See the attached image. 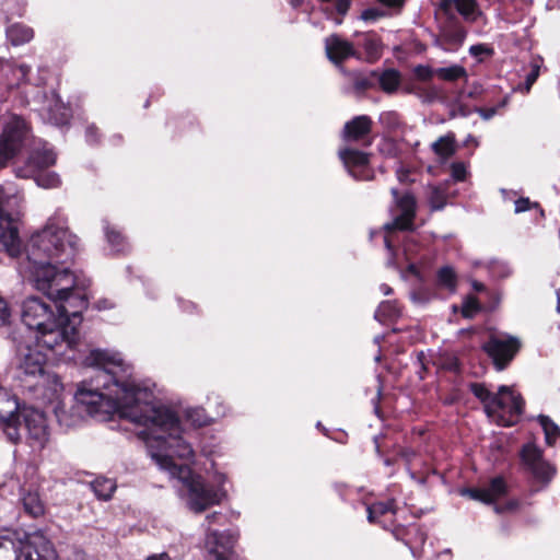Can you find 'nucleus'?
Instances as JSON below:
<instances>
[{"instance_id": "25", "label": "nucleus", "mask_w": 560, "mask_h": 560, "mask_svg": "<svg viewBox=\"0 0 560 560\" xmlns=\"http://www.w3.org/2000/svg\"><path fill=\"white\" fill-rule=\"evenodd\" d=\"M360 46L363 47L365 52V60L374 62L378 60L383 52V44L381 38L374 33L362 34Z\"/></svg>"}, {"instance_id": "11", "label": "nucleus", "mask_w": 560, "mask_h": 560, "mask_svg": "<svg viewBox=\"0 0 560 560\" xmlns=\"http://www.w3.org/2000/svg\"><path fill=\"white\" fill-rule=\"evenodd\" d=\"M23 390L31 399L49 409L62 402L65 397V386L60 377L51 371L40 376L33 385L25 387Z\"/></svg>"}, {"instance_id": "49", "label": "nucleus", "mask_w": 560, "mask_h": 560, "mask_svg": "<svg viewBox=\"0 0 560 560\" xmlns=\"http://www.w3.org/2000/svg\"><path fill=\"white\" fill-rule=\"evenodd\" d=\"M469 52H470V55L478 57L481 55H491L492 49L490 47H488L487 45L479 44V45L471 46L469 48Z\"/></svg>"}, {"instance_id": "23", "label": "nucleus", "mask_w": 560, "mask_h": 560, "mask_svg": "<svg viewBox=\"0 0 560 560\" xmlns=\"http://www.w3.org/2000/svg\"><path fill=\"white\" fill-rule=\"evenodd\" d=\"M372 120L370 117L362 115L357 116L345 125L343 137L349 141H358L370 133Z\"/></svg>"}, {"instance_id": "46", "label": "nucleus", "mask_w": 560, "mask_h": 560, "mask_svg": "<svg viewBox=\"0 0 560 560\" xmlns=\"http://www.w3.org/2000/svg\"><path fill=\"white\" fill-rule=\"evenodd\" d=\"M416 77L421 81L431 80L433 75H435V70L428 66H418L415 68Z\"/></svg>"}, {"instance_id": "14", "label": "nucleus", "mask_w": 560, "mask_h": 560, "mask_svg": "<svg viewBox=\"0 0 560 560\" xmlns=\"http://www.w3.org/2000/svg\"><path fill=\"white\" fill-rule=\"evenodd\" d=\"M521 342L512 336H491L483 349L493 360L498 370H503L518 351Z\"/></svg>"}, {"instance_id": "43", "label": "nucleus", "mask_w": 560, "mask_h": 560, "mask_svg": "<svg viewBox=\"0 0 560 560\" xmlns=\"http://www.w3.org/2000/svg\"><path fill=\"white\" fill-rule=\"evenodd\" d=\"M417 243L413 237L408 238L404 244V256L406 260L409 262L408 268L410 271L416 272V265L411 262L412 256L417 250Z\"/></svg>"}, {"instance_id": "53", "label": "nucleus", "mask_w": 560, "mask_h": 560, "mask_svg": "<svg viewBox=\"0 0 560 560\" xmlns=\"http://www.w3.org/2000/svg\"><path fill=\"white\" fill-rule=\"evenodd\" d=\"M476 112L486 120L492 118L497 114V107L477 108Z\"/></svg>"}, {"instance_id": "55", "label": "nucleus", "mask_w": 560, "mask_h": 560, "mask_svg": "<svg viewBox=\"0 0 560 560\" xmlns=\"http://www.w3.org/2000/svg\"><path fill=\"white\" fill-rule=\"evenodd\" d=\"M396 174L399 182L405 183L408 180L409 171L406 170L405 167L400 166L399 168H397Z\"/></svg>"}, {"instance_id": "5", "label": "nucleus", "mask_w": 560, "mask_h": 560, "mask_svg": "<svg viewBox=\"0 0 560 560\" xmlns=\"http://www.w3.org/2000/svg\"><path fill=\"white\" fill-rule=\"evenodd\" d=\"M474 395L483 404L489 419L499 425L510 427L517 422L523 412L524 401L512 387L501 386L492 394L482 384H471Z\"/></svg>"}, {"instance_id": "12", "label": "nucleus", "mask_w": 560, "mask_h": 560, "mask_svg": "<svg viewBox=\"0 0 560 560\" xmlns=\"http://www.w3.org/2000/svg\"><path fill=\"white\" fill-rule=\"evenodd\" d=\"M27 137L26 122L16 115L7 116L0 136V159L3 162L12 159L24 147Z\"/></svg>"}, {"instance_id": "34", "label": "nucleus", "mask_w": 560, "mask_h": 560, "mask_svg": "<svg viewBox=\"0 0 560 560\" xmlns=\"http://www.w3.org/2000/svg\"><path fill=\"white\" fill-rule=\"evenodd\" d=\"M386 513H395L394 500H387L386 502H376L368 506V518L371 523L376 522L382 515Z\"/></svg>"}, {"instance_id": "2", "label": "nucleus", "mask_w": 560, "mask_h": 560, "mask_svg": "<svg viewBox=\"0 0 560 560\" xmlns=\"http://www.w3.org/2000/svg\"><path fill=\"white\" fill-rule=\"evenodd\" d=\"M144 441L160 469L184 485L187 490L186 504L191 511L201 513L225 498V490L221 486H209L200 476L191 474L189 463L194 451L180 436L178 419L170 408H163L156 422L144 433Z\"/></svg>"}, {"instance_id": "18", "label": "nucleus", "mask_w": 560, "mask_h": 560, "mask_svg": "<svg viewBox=\"0 0 560 560\" xmlns=\"http://www.w3.org/2000/svg\"><path fill=\"white\" fill-rule=\"evenodd\" d=\"M521 456L524 465L536 478L545 481L555 475L553 467L542 459L541 451L534 444L525 445Z\"/></svg>"}, {"instance_id": "39", "label": "nucleus", "mask_w": 560, "mask_h": 560, "mask_svg": "<svg viewBox=\"0 0 560 560\" xmlns=\"http://www.w3.org/2000/svg\"><path fill=\"white\" fill-rule=\"evenodd\" d=\"M38 186L43 188H56L60 185V178L58 174L54 172L38 173L36 172L33 176Z\"/></svg>"}, {"instance_id": "42", "label": "nucleus", "mask_w": 560, "mask_h": 560, "mask_svg": "<svg viewBox=\"0 0 560 560\" xmlns=\"http://www.w3.org/2000/svg\"><path fill=\"white\" fill-rule=\"evenodd\" d=\"M480 310V305L476 298L468 296L465 299L463 306H462V314L466 318L474 317L478 311Z\"/></svg>"}, {"instance_id": "54", "label": "nucleus", "mask_w": 560, "mask_h": 560, "mask_svg": "<svg viewBox=\"0 0 560 560\" xmlns=\"http://www.w3.org/2000/svg\"><path fill=\"white\" fill-rule=\"evenodd\" d=\"M539 74L538 67H535L526 77V84H527V91L530 89V86L534 84V82L537 80Z\"/></svg>"}, {"instance_id": "9", "label": "nucleus", "mask_w": 560, "mask_h": 560, "mask_svg": "<svg viewBox=\"0 0 560 560\" xmlns=\"http://www.w3.org/2000/svg\"><path fill=\"white\" fill-rule=\"evenodd\" d=\"M18 202V196L11 195L9 189L0 186V244L11 257H16L21 253L18 224L9 213Z\"/></svg>"}, {"instance_id": "22", "label": "nucleus", "mask_w": 560, "mask_h": 560, "mask_svg": "<svg viewBox=\"0 0 560 560\" xmlns=\"http://www.w3.org/2000/svg\"><path fill=\"white\" fill-rule=\"evenodd\" d=\"M55 162L56 154L51 150L34 152L27 162L26 170L19 171L18 175L22 177L34 176L36 172L54 165Z\"/></svg>"}, {"instance_id": "20", "label": "nucleus", "mask_w": 560, "mask_h": 560, "mask_svg": "<svg viewBox=\"0 0 560 560\" xmlns=\"http://www.w3.org/2000/svg\"><path fill=\"white\" fill-rule=\"evenodd\" d=\"M339 156L342 160L348 172L357 179H370V171L368 170L369 156L368 154L352 149H345L339 151Z\"/></svg>"}, {"instance_id": "15", "label": "nucleus", "mask_w": 560, "mask_h": 560, "mask_svg": "<svg viewBox=\"0 0 560 560\" xmlns=\"http://www.w3.org/2000/svg\"><path fill=\"white\" fill-rule=\"evenodd\" d=\"M19 402L15 397L0 387V427L11 442L20 440Z\"/></svg>"}, {"instance_id": "7", "label": "nucleus", "mask_w": 560, "mask_h": 560, "mask_svg": "<svg viewBox=\"0 0 560 560\" xmlns=\"http://www.w3.org/2000/svg\"><path fill=\"white\" fill-rule=\"evenodd\" d=\"M12 340L16 345L14 358L15 378L20 383V387L24 389L33 385L36 380L49 372L46 369L47 355L38 348L43 346L33 345L27 341L21 334H14Z\"/></svg>"}, {"instance_id": "21", "label": "nucleus", "mask_w": 560, "mask_h": 560, "mask_svg": "<svg viewBox=\"0 0 560 560\" xmlns=\"http://www.w3.org/2000/svg\"><path fill=\"white\" fill-rule=\"evenodd\" d=\"M506 492V486L502 478H494L487 488L481 489H469L465 490L464 493L469 494L472 499L479 500L486 503L493 502Z\"/></svg>"}, {"instance_id": "45", "label": "nucleus", "mask_w": 560, "mask_h": 560, "mask_svg": "<svg viewBox=\"0 0 560 560\" xmlns=\"http://www.w3.org/2000/svg\"><path fill=\"white\" fill-rule=\"evenodd\" d=\"M385 14L382 10L376 8H369L362 11L360 18L366 22H374L383 18Z\"/></svg>"}, {"instance_id": "58", "label": "nucleus", "mask_w": 560, "mask_h": 560, "mask_svg": "<svg viewBox=\"0 0 560 560\" xmlns=\"http://www.w3.org/2000/svg\"><path fill=\"white\" fill-rule=\"evenodd\" d=\"M110 306H112V303H109L107 300L97 302V308H100V310L109 308Z\"/></svg>"}, {"instance_id": "16", "label": "nucleus", "mask_w": 560, "mask_h": 560, "mask_svg": "<svg viewBox=\"0 0 560 560\" xmlns=\"http://www.w3.org/2000/svg\"><path fill=\"white\" fill-rule=\"evenodd\" d=\"M21 415L32 445L43 448L49 439L48 425L44 412L30 407L23 408Z\"/></svg>"}, {"instance_id": "28", "label": "nucleus", "mask_w": 560, "mask_h": 560, "mask_svg": "<svg viewBox=\"0 0 560 560\" xmlns=\"http://www.w3.org/2000/svg\"><path fill=\"white\" fill-rule=\"evenodd\" d=\"M22 503L26 513L33 517L44 515L45 505L37 492L28 491L23 493Z\"/></svg>"}, {"instance_id": "61", "label": "nucleus", "mask_w": 560, "mask_h": 560, "mask_svg": "<svg viewBox=\"0 0 560 560\" xmlns=\"http://www.w3.org/2000/svg\"><path fill=\"white\" fill-rule=\"evenodd\" d=\"M26 470L30 474V476H34L36 474V468L33 465H27Z\"/></svg>"}, {"instance_id": "1", "label": "nucleus", "mask_w": 560, "mask_h": 560, "mask_svg": "<svg viewBox=\"0 0 560 560\" xmlns=\"http://www.w3.org/2000/svg\"><path fill=\"white\" fill-rule=\"evenodd\" d=\"M84 363L96 368V375L90 386L82 384L78 388L74 408L66 410L63 401L51 408L58 422L67 428L79 424L81 410L93 417L117 412L143 427L139 435L144 440V433L156 422L164 406L154 401L152 392L135 383L132 368L120 353L94 349L85 357Z\"/></svg>"}, {"instance_id": "30", "label": "nucleus", "mask_w": 560, "mask_h": 560, "mask_svg": "<svg viewBox=\"0 0 560 560\" xmlns=\"http://www.w3.org/2000/svg\"><path fill=\"white\" fill-rule=\"evenodd\" d=\"M538 421H539L540 425L542 427L546 443L549 446L557 445L558 441H560L559 427L547 416H539Z\"/></svg>"}, {"instance_id": "29", "label": "nucleus", "mask_w": 560, "mask_h": 560, "mask_svg": "<svg viewBox=\"0 0 560 560\" xmlns=\"http://www.w3.org/2000/svg\"><path fill=\"white\" fill-rule=\"evenodd\" d=\"M431 148L441 160L445 161L456 151L455 139L451 135L440 137L435 142L432 143Z\"/></svg>"}, {"instance_id": "51", "label": "nucleus", "mask_w": 560, "mask_h": 560, "mask_svg": "<svg viewBox=\"0 0 560 560\" xmlns=\"http://www.w3.org/2000/svg\"><path fill=\"white\" fill-rule=\"evenodd\" d=\"M532 203L528 198H520L515 201V212H524L530 208Z\"/></svg>"}, {"instance_id": "64", "label": "nucleus", "mask_w": 560, "mask_h": 560, "mask_svg": "<svg viewBox=\"0 0 560 560\" xmlns=\"http://www.w3.org/2000/svg\"><path fill=\"white\" fill-rule=\"evenodd\" d=\"M557 298H558V306L557 310L560 312V289L557 291Z\"/></svg>"}, {"instance_id": "57", "label": "nucleus", "mask_w": 560, "mask_h": 560, "mask_svg": "<svg viewBox=\"0 0 560 560\" xmlns=\"http://www.w3.org/2000/svg\"><path fill=\"white\" fill-rule=\"evenodd\" d=\"M95 127L91 126L86 129V137L88 141L93 142L94 141V135H95Z\"/></svg>"}, {"instance_id": "40", "label": "nucleus", "mask_w": 560, "mask_h": 560, "mask_svg": "<svg viewBox=\"0 0 560 560\" xmlns=\"http://www.w3.org/2000/svg\"><path fill=\"white\" fill-rule=\"evenodd\" d=\"M429 202L433 210L442 209L446 203V194L444 189L438 186L430 187Z\"/></svg>"}, {"instance_id": "50", "label": "nucleus", "mask_w": 560, "mask_h": 560, "mask_svg": "<svg viewBox=\"0 0 560 560\" xmlns=\"http://www.w3.org/2000/svg\"><path fill=\"white\" fill-rule=\"evenodd\" d=\"M351 5L350 0H335V9L338 14L346 15Z\"/></svg>"}, {"instance_id": "48", "label": "nucleus", "mask_w": 560, "mask_h": 560, "mask_svg": "<svg viewBox=\"0 0 560 560\" xmlns=\"http://www.w3.org/2000/svg\"><path fill=\"white\" fill-rule=\"evenodd\" d=\"M396 314H397V311H396V308L394 306H392L389 303H382L378 306V308H377V311L375 313V317L377 319H380V317L382 315H386L388 317H392V316H394Z\"/></svg>"}, {"instance_id": "52", "label": "nucleus", "mask_w": 560, "mask_h": 560, "mask_svg": "<svg viewBox=\"0 0 560 560\" xmlns=\"http://www.w3.org/2000/svg\"><path fill=\"white\" fill-rule=\"evenodd\" d=\"M67 560H90L88 555L81 549H72Z\"/></svg>"}, {"instance_id": "10", "label": "nucleus", "mask_w": 560, "mask_h": 560, "mask_svg": "<svg viewBox=\"0 0 560 560\" xmlns=\"http://www.w3.org/2000/svg\"><path fill=\"white\" fill-rule=\"evenodd\" d=\"M18 560H60L52 542L42 533L23 534L11 532Z\"/></svg>"}, {"instance_id": "56", "label": "nucleus", "mask_w": 560, "mask_h": 560, "mask_svg": "<svg viewBox=\"0 0 560 560\" xmlns=\"http://www.w3.org/2000/svg\"><path fill=\"white\" fill-rule=\"evenodd\" d=\"M384 5L392 8H401L404 5L405 0H377Z\"/></svg>"}, {"instance_id": "3", "label": "nucleus", "mask_w": 560, "mask_h": 560, "mask_svg": "<svg viewBox=\"0 0 560 560\" xmlns=\"http://www.w3.org/2000/svg\"><path fill=\"white\" fill-rule=\"evenodd\" d=\"M78 237L67 228L59 217L50 218L46 225L34 233L26 246V261L20 264V273L31 281L37 290H49L62 282L70 284L71 272L59 268L71 259L77 250Z\"/></svg>"}, {"instance_id": "32", "label": "nucleus", "mask_w": 560, "mask_h": 560, "mask_svg": "<svg viewBox=\"0 0 560 560\" xmlns=\"http://www.w3.org/2000/svg\"><path fill=\"white\" fill-rule=\"evenodd\" d=\"M0 560H18L15 544L10 530L0 534Z\"/></svg>"}, {"instance_id": "27", "label": "nucleus", "mask_w": 560, "mask_h": 560, "mask_svg": "<svg viewBox=\"0 0 560 560\" xmlns=\"http://www.w3.org/2000/svg\"><path fill=\"white\" fill-rule=\"evenodd\" d=\"M5 75V84L9 89L19 88L25 80L30 72V67L26 65L21 66H7L3 68Z\"/></svg>"}, {"instance_id": "26", "label": "nucleus", "mask_w": 560, "mask_h": 560, "mask_svg": "<svg viewBox=\"0 0 560 560\" xmlns=\"http://www.w3.org/2000/svg\"><path fill=\"white\" fill-rule=\"evenodd\" d=\"M7 37L13 46H19L32 40L34 31L23 24H13L7 28Z\"/></svg>"}, {"instance_id": "60", "label": "nucleus", "mask_w": 560, "mask_h": 560, "mask_svg": "<svg viewBox=\"0 0 560 560\" xmlns=\"http://www.w3.org/2000/svg\"><path fill=\"white\" fill-rule=\"evenodd\" d=\"M381 290L383 291V293H384L385 295H388V294H390V293H392V289H390L387 284H383V285L381 287Z\"/></svg>"}, {"instance_id": "35", "label": "nucleus", "mask_w": 560, "mask_h": 560, "mask_svg": "<svg viewBox=\"0 0 560 560\" xmlns=\"http://www.w3.org/2000/svg\"><path fill=\"white\" fill-rule=\"evenodd\" d=\"M70 109L59 101H56L54 107L48 109V120L54 125L61 126L69 121Z\"/></svg>"}, {"instance_id": "13", "label": "nucleus", "mask_w": 560, "mask_h": 560, "mask_svg": "<svg viewBox=\"0 0 560 560\" xmlns=\"http://www.w3.org/2000/svg\"><path fill=\"white\" fill-rule=\"evenodd\" d=\"M27 137L26 122L16 115L7 116L0 136V159L3 162L12 159L24 147Z\"/></svg>"}, {"instance_id": "33", "label": "nucleus", "mask_w": 560, "mask_h": 560, "mask_svg": "<svg viewBox=\"0 0 560 560\" xmlns=\"http://www.w3.org/2000/svg\"><path fill=\"white\" fill-rule=\"evenodd\" d=\"M91 486L95 495L101 500L110 499L116 489L115 481L108 478H97L91 483Z\"/></svg>"}, {"instance_id": "47", "label": "nucleus", "mask_w": 560, "mask_h": 560, "mask_svg": "<svg viewBox=\"0 0 560 560\" xmlns=\"http://www.w3.org/2000/svg\"><path fill=\"white\" fill-rule=\"evenodd\" d=\"M11 311L5 300L0 296V327L10 323Z\"/></svg>"}, {"instance_id": "6", "label": "nucleus", "mask_w": 560, "mask_h": 560, "mask_svg": "<svg viewBox=\"0 0 560 560\" xmlns=\"http://www.w3.org/2000/svg\"><path fill=\"white\" fill-rule=\"evenodd\" d=\"M55 302L56 312L61 317L65 327L74 326L73 346L78 340V326L81 323V313L88 306L86 294L75 287V278L71 273L70 284L51 285L49 290H39Z\"/></svg>"}, {"instance_id": "44", "label": "nucleus", "mask_w": 560, "mask_h": 560, "mask_svg": "<svg viewBox=\"0 0 560 560\" xmlns=\"http://www.w3.org/2000/svg\"><path fill=\"white\" fill-rule=\"evenodd\" d=\"M451 173L453 179L463 182L467 176V165L464 162H454L451 165Z\"/></svg>"}, {"instance_id": "4", "label": "nucleus", "mask_w": 560, "mask_h": 560, "mask_svg": "<svg viewBox=\"0 0 560 560\" xmlns=\"http://www.w3.org/2000/svg\"><path fill=\"white\" fill-rule=\"evenodd\" d=\"M21 319L35 332L37 346L60 355L73 347L74 326L65 327L58 312L42 299L26 298L21 305Z\"/></svg>"}, {"instance_id": "8", "label": "nucleus", "mask_w": 560, "mask_h": 560, "mask_svg": "<svg viewBox=\"0 0 560 560\" xmlns=\"http://www.w3.org/2000/svg\"><path fill=\"white\" fill-rule=\"evenodd\" d=\"M392 195L395 201L390 209L393 222L385 225L386 234L384 236L385 246L389 253L394 252V237L392 233L396 230H411L416 215V200L411 194L405 192L399 195L398 190L393 188Z\"/></svg>"}, {"instance_id": "17", "label": "nucleus", "mask_w": 560, "mask_h": 560, "mask_svg": "<svg viewBox=\"0 0 560 560\" xmlns=\"http://www.w3.org/2000/svg\"><path fill=\"white\" fill-rule=\"evenodd\" d=\"M236 537L231 533H218L207 529L205 548L213 556V560H236L233 552Z\"/></svg>"}, {"instance_id": "31", "label": "nucleus", "mask_w": 560, "mask_h": 560, "mask_svg": "<svg viewBox=\"0 0 560 560\" xmlns=\"http://www.w3.org/2000/svg\"><path fill=\"white\" fill-rule=\"evenodd\" d=\"M378 82L384 92L393 93L400 85L401 75L395 69H387L380 75Z\"/></svg>"}, {"instance_id": "63", "label": "nucleus", "mask_w": 560, "mask_h": 560, "mask_svg": "<svg viewBox=\"0 0 560 560\" xmlns=\"http://www.w3.org/2000/svg\"><path fill=\"white\" fill-rule=\"evenodd\" d=\"M474 289L477 291H481V290H483V284L474 282Z\"/></svg>"}, {"instance_id": "19", "label": "nucleus", "mask_w": 560, "mask_h": 560, "mask_svg": "<svg viewBox=\"0 0 560 560\" xmlns=\"http://www.w3.org/2000/svg\"><path fill=\"white\" fill-rule=\"evenodd\" d=\"M325 50L328 59L337 66L349 57L361 58L350 42L335 34L325 39Z\"/></svg>"}, {"instance_id": "59", "label": "nucleus", "mask_w": 560, "mask_h": 560, "mask_svg": "<svg viewBox=\"0 0 560 560\" xmlns=\"http://www.w3.org/2000/svg\"><path fill=\"white\" fill-rule=\"evenodd\" d=\"M147 560H171V559L167 555L161 553L159 556H151Z\"/></svg>"}, {"instance_id": "24", "label": "nucleus", "mask_w": 560, "mask_h": 560, "mask_svg": "<svg viewBox=\"0 0 560 560\" xmlns=\"http://www.w3.org/2000/svg\"><path fill=\"white\" fill-rule=\"evenodd\" d=\"M452 7L467 21H476L481 15L476 0H443L444 10Z\"/></svg>"}, {"instance_id": "36", "label": "nucleus", "mask_w": 560, "mask_h": 560, "mask_svg": "<svg viewBox=\"0 0 560 560\" xmlns=\"http://www.w3.org/2000/svg\"><path fill=\"white\" fill-rule=\"evenodd\" d=\"M435 75L444 81H456L467 77V72L464 67L459 65H453L445 68L435 69Z\"/></svg>"}, {"instance_id": "37", "label": "nucleus", "mask_w": 560, "mask_h": 560, "mask_svg": "<svg viewBox=\"0 0 560 560\" xmlns=\"http://www.w3.org/2000/svg\"><path fill=\"white\" fill-rule=\"evenodd\" d=\"M438 283L440 287L448 290L450 292H455L457 278L453 268L448 266L441 268L438 272Z\"/></svg>"}, {"instance_id": "62", "label": "nucleus", "mask_w": 560, "mask_h": 560, "mask_svg": "<svg viewBox=\"0 0 560 560\" xmlns=\"http://www.w3.org/2000/svg\"><path fill=\"white\" fill-rule=\"evenodd\" d=\"M219 516H220V514H219V513H212V514H210V515H208V516L206 517V521H207L208 523H210L212 520H215V518H217V517H219Z\"/></svg>"}, {"instance_id": "38", "label": "nucleus", "mask_w": 560, "mask_h": 560, "mask_svg": "<svg viewBox=\"0 0 560 560\" xmlns=\"http://www.w3.org/2000/svg\"><path fill=\"white\" fill-rule=\"evenodd\" d=\"M186 420L194 427H202L210 422V418L202 408L187 409L185 412Z\"/></svg>"}, {"instance_id": "41", "label": "nucleus", "mask_w": 560, "mask_h": 560, "mask_svg": "<svg viewBox=\"0 0 560 560\" xmlns=\"http://www.w3.org/2000/svg\"><path fill=\"white\" fill-rule=\"evenodd\" d=\"M106 237L108 243L113 246L114 250L116 252H122L125 249V243L124 237L118 231H115L114 229L106 228Z\"/></svg>"}]
</instances>
